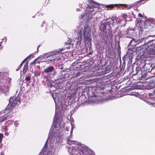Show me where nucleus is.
Masks as SVG:
<instances>
[{
	"label": "nucleus",
	"instance_id": "obj_1",
	"mask_svg": "<svg viewBox=\"0 0 155 155\" xmlns=\"http://www.w3.org/2000/svg\"><path fill=\"white\" fill-rule=\"evenodd\" d=\"M11 79L6 78L0 80V92L5 93L8 91Z\"/></svg>",
	"mask_w": 155,
	"mask_h": 155
},
{
	"label": "nucleus",
	"instance_id": "obj_2",
	"mask_svg": "<svg viewBox=\"0 0 155 155\" xmlns=\"http://www.w3.org/2000/svg\"><path fill=\"white\" fill-rule=\"evenodd\" d=\"M20 98L17 96L16 97H11L9 100V103L6 108V110L12 111L15 106L20 103Z\"/></svg>",
	"mask_w": 155,
	"mask_h": 155
},
{
	"label": "nucleus",
	"instance_id": "obj_3",
	"mask_svg": "<svg viewBox=\"0 0 155 155\" xmlns=\"http://www.w3.org/2000/svg\"><path fill=\"white\" fill-rule=\"evenodd\" d=\"M143 71H142V77L143 78H146L147 73L153 70H155V67H153L152 65L150 64H145L143 66Z\"/></svg>",
	"mask_w": 155,
	"mask_h": 155
},
{
	"label": "nucleus",
	"instance_id": "obj_4",
	"mask_svg": "<svg viewBox=\"0 0 155 155\" xmlns=\"http://www.w3.org/2000/svg\"><path fill=\"white\" fill-rule=\"evenodd\" d=\"M67 48L68 47H67L65 48L64 47V48L59 49L58 51L55 50L52 51L48 52L47 53L44 54L42 56V57L44 58L47 59V58L54 55L59 54L60 53H61L64 49H65V48Z\"/></svg>",
	"mask_w": 155,
	"mask_h": 155
},
{
	"label": "nucleus",
	"instance_id": "obj_5",
	"mask_svg": "<svg viewBox=\"0 0 155 155\" xmlns=\"http://www.w3.org/2000/svg\"><path fill=\"white\" fill-rule=\"evenodd\" d=\"M108 24L110 25L111 24L108 22L106 21L103 20L102 21L101 23V25L99 27L100 30L101 31L104 32V31L106 30V27L107 25Z\"/></svg>",
	"mask_w": 155,
	"mask_h": 155
},
{
	"label": "nucleus",
	"instance_id": "obj_6",
	"mask_svg": "<svg viewBox=\"0 0 155 155\" xmlns=\"http://www.w3.org/2000/svg\"><path fill=\"white\" fill-rule=\"evenodd\" d=\"M91 7L92 8H96L98 9V10L97 11H96L95 12V13L101 11V8L99 7V4L98 3L92 2L91 3Z\"/></svg>",
	"mask_w": 155,
	"mask_h": 155
},
{
	"label": "nucleus",
	"instance_id": "obj_7",
	"mask_svg": "<svg viewBox=\"0 0 155 155\" xmlns=\"http://www.w3.org/2000/svg\"><path fill=\"white\" fill-rule=\"evenodd\" d=\"M3 114H5L8 119L11 118L13 116L12 111L6 110V109L3 111Z\"/></svg>",
	"mask_w": 155,
	"mask_h": 155
},
{
	"label": "nucleus",
	"instance_id": "obj_8",
	"mask_svg": "<svg viewBox=\"0 0 155 155\" xmlns=\"http://www.w3.org/2000/svg\"><path fill=\"white\" fill-rule=\"evenodd\" d=\"M90 150L88 149H84L81 151L79 153L80 155H90Z\"/></svg>",
	"mask_w": 155,
	"mask_h": 155
},
{
	"label": "nucleus",
	"instance_id": "obj_9",
	"mask_svg": "<svg viewBox=\"0 0 155 155\" xmlns=\"http://www.w3.org/2000/svg\"><path fill=\"white\" fill-rule=\"evenodd\" d=\"M54 70V68L53 66H49L47 68L45 69L43 72L45 73H47L52 72Z\"/></svg>",
	"mask_w": 155,
	"mask_h": 155
},
{
	"label": "nucleus",
	"instance_id": "obj_10",
	"mask_svg": "<svg viewBox=\"0 0 155 155\" xmlns=\"http://www.w3.org/2000/svg\"><path fill=\"white\" fill-rule=\"evenodd\" d=\"M78 38L74 39V42L75 43V44L77 45H80L81 44V37L79 38L78 36Z\"/></svg>",
	"mask_w": 155,
	"mask_h": 155
},
{
	"label": "nucleus",
	"instance_id": "obj_11",
	"mask_svg": "<svg viewBox=\"0 0 155 155\" xmlns=\"http://www.w3.org/2000/svg\"><path fill=\"white\" fill-rule=\"evenodd\" d=\"M105 44L103 41H101L100 44L97 45V47H98V49L101 50H102L104 47Z\"/></svg>",
	"mask_w": 155,
	"mask_h": 155
},
{
	"label": "nucleus",
	"instance_id": "obj_12",
	"mask_svg": "<svg viewBox=\"0 0 155 155\" xmlns=\"http://www.w3.org/2000/svg\"><path fill=\"white\" fill-rule=\"evenodd\" d=\"M28 64L27 62L26 63L24 68L23 70V72L24 73H25L28 70Z\"/></svg>",
	"mask_w": 155,
	"mask_h": 155
},
{
	"label": "nucleus",
	"instance_id": "obj_13",
	"mask_svg": "<svg viewBox=\"0 0 155 155\" xmlns=\"http://www.w3.org/2000/svg\"><path fill=\"white\" fill-rule=\"evenodd\" d=\"M120 5L124 6L125 8H127L128 9L131 8L134 6V5H127L125 4H120Z\"/></svg>",
	"mask_w": 155,
	"mask_h": 155
},
{
	"label": "nucleus",
	"instance_id": "obj_14",
	"mask_svg": "<svg viewBox=\"0 0 155 155\" xmlns=\"http://www.w3.org/2000/svg\"><path fill=\"white\" fill-rule=\"evenodd\" d=\"M31 74H28V76L26 75L25 78V80L27 81H29V83H30L31 80Z\"/></svg>",
	"mask_w": 155,
	"mask_h": 155
},
{
	"label": "nucleus",
	"instance_id": "obj_15",
	"mask_svg": "<svg viewBox=\"0 0 155 155\" xmlns=\"http://www.w3.org/2000/svg\"><path fill=\"white\" fill-rule=\"evenodd\" d=\"M118 5L117 4H115V5H107L106 6V7L107 8H110V9H112V8H114L115 6H117Z\"/></svg>",
	"mask_w": 155,
	"mask_h": 155
},
{
	"label": "nucleus",
	"instance_id": "obj_16",
	"mask_svg": "<svg viewBox=\"0 0 155 155\" xmlns=\"http://www.w3.org/2000/svg\"><path fill=\"white\" fill-rule=\"evenodd\" d=\"M110 18L111 20L112 21V23L113 25L114 23V20H117L118 19V18H117L116 16H112L111 18Z\"/></svg>",
	"mask_w": 155,
	"mask_h": 155
},
{
	"label": "nucleus",
	"instance_id": "obj_17",
	"mask_svg": "<svg viewBox=\"0 0 155 155\" xmlns=\"http://www.w3.org/2000/svg\"><path fill=\"white\" fill-rule=\"evenodd\" d=\"M32 56V57L34 58V55L33 54H30L27 57H26V58H25L22 62V64H23L24 62H25L27 60L28 58H30V57L31 56Z\"/></svg>",
	"mask_w": 155,
	"mask_h": 155
},
{
	"label": "nucleus",
	"instance_id": "obj_18",
	"mask_svg": "<svg viewBox=\"0 0 155 155\" xmlns=\"http://www.w3.org/2000/svg\"><path fill=\"white\" fill-rule=\"evenodd\" d=\"M32 56V57L34 58V55L33 54H30L27 57H26V58H25L22 62V64H23L24 62H25L27 60L28 58H30V57L31 56Z\"/></svg>",
	"mask_w": 155,
	"mask_h": 155
},
{
	"label": "nucleus",
	"instance_id": "obj_19",
	"mask_svg": "<svg viewBox=\"0 0 155 155\" xmlns=\"http://www.w3.org/2000/svg\"><path fill=\"white\" fill-rule=\"evenodd\" d=\"M56 58L53 59H50V60L48 59V60H46L45 61H44V62H45L46 63L48 64V63H49L51 62L52 61H54L55 60H56Z\"/></svg>",
	"mask_w": 155,
	"mask_h": 155
},
{
	"label": "nucleus",
	"instance_id": "obj_20",
	"mask_svg": "<svg viewBox=\"0 0 155 155\" xmlns=\"http://www.w3.org/2000/svg\"><path fill=\"white\" fill-rule=\"evenodd\" d=\"M75 141H71L69 138L67 139V143L69 145H71L74 143Z\"/></svg>",
	"mask_w": 155,
	"mask_h": 155
},
{
	"label": "nucleus",
	"instance_id": "obj_21",
	"mask_svg": "<svg viewBox=\"0 0 155 155\" xmlns=\"http://www.w3.org/2000/svg\"><path fill=\"white\" fill-rule=\"evenodd\" d=\"M3 137V134L2 133H0V143L2 142Z\"/></svg>",
	"mask_w": 155,
	"mask_h": 155
},
{
	"label": "nucleus",
	"instance_id": "obj_22",
	"mask_svg": "<svg viewBox=\"0 0 155 155\" xmlns=\"http://www.w3.org/2000/svg\"><path fill=\"white\" fill-rule=\"evenodd\" d=\"M127 15L126 14H124L123 15V18L126 21H127Z\"/></svg>",
	"mask_w": 155,
	"mask_h": 155
},
{
	"label": "nucleus",
	"instance_id": "obj_23",
	"mask_svg": "<svg viewBox=\"0 0 155 155\" xmlns=\"http://www.w3.org/2000/svg\"><path fill=\"white\" fill-rule=\"evenodd\" d=\"M4 121L3 117H0V123Z\"/></svg>",
	"mask_w": 155,
	"mask_h": 155
},
{
	"label": "nucleus",
	"instance_id": "obj_24",
	"mask_svg": "<svg viewBox=\"0 0 155 155\" xmlns=\"http://www.w3.org/2000/svg\"><path fill=\"white\" fill-rule=\"evenodd\" d=\"M3 129L5 131H8V126L7 125L5 126H4Z\"/></svg>",
	"mask_w": 155,
	"mask_h": 155
},
{
	"label": "nucleus",
	"instance_id": "obj_25",
	"mask_svg": "<svg viewBox=\"0 0 155 155\" xmlns=\"http://www.w3.org/2000/svg\"><path fill=\"white\" fill-rule=\"evenodd\" d=\"M3 118H4V121L6 120H7L8 119V117H7L6 115L5 114V116H3Z\"/></svg>",
	"mask_w": 155,
	"mask_h": 155
},
{
	"label": "nucleus",
	"instance_id": "obj_26",
	"mask_svg": "<svg viewBox=\"0 0 155 155\" xmlns=\"http://www.w3.org/2000/svg\"><path fill=\"white\" fill-rule=\"evenodd\" d=\"M3 118H4V121L6 120H7L8 119V117H7L6 115L5 114V116H3Z\"/></svg>",
	"mask_w": 155,
	"mask_h": 155
},
{
	"label": "nucleus",
	"instance_id": "obj_27",
	"mask_svg": "<svg viewBox=\"0 0 155 155\" xmlns=\"http://www.w3.org/2000/svg\"><path fill=\"white\" fill-rule=\"evenodd\" d=\"M95 8V9H94L93 10H91V11H90L91 12L89 13L91 14L92 12H93L94 11H95V12L96 11H97L98 10V9H97V8Z\"/></svg>",
	"mask_w": 155,
	"mask_h": 155
},
{
	"label": "nucleus",
	"instance_id": "obj_28",
	"mask_svg": "<svg viewBox=\"0 0 155 155\" xmlns=\"http://www.w3.org/2000/svg\"><path fill=\"white\" fill-rule=\"evenodd\" d=\"M14 124L15 127H17L18 125V123L17 121H15L14 123Z\"/></svg>",
	"mask_w": 155,
	"mask_h": 155
},
{
	"label": "nucleus",
	"instance_id": "obj_29",
	"mask_svg": "<svg viewBox=\"0 0 155 155\" xmlns=\"http://www.w3.org/2000/svg\"><path fill=\"white\" fill-rule=\"evenodd\" d=\"M122 21V20L121 19H120V18H119L118 19H118L117 20H116V22L117 23H120Z\"/></svg>",
	"mask_w": 155,
	"mask_h": 155
},
{
	"label": "nucleus",
	"instance_id": "obj_30",
	"mask_svg": "<svg viewBox=\"0 0 155 155\" xmlns=\"http://www.w3.org/2000/svg\"><path fill=\"white\" fill-rule=\"evenodd\" d=\"M86 8H89V9H91V8H92L91 7V5H87V7H86Z\"/></svg>",
	"mask_w": 155,
	"mask_h": 155
},
{
	"label": "nucleus",
	"instance_id": "obj_31",
	"mask_svg": "<svg viewBox=\"0 0 155 155\" xmlns=\"http://www.w3.org/2000/svg\"><path fill=\"white\" fill-rule=\"evenodd\" d=\"M80 72H77L76 75L75 76L78 77L80 75Z\"/></svg>",
	"mask_w": 155,
	"mask_h": 155
},
{
	"label": "nucleus",
	"instance_id": "obj_32",
	"mask_svg": "<svg viewBox=\"0 0 155 155\" xmlns=\"http://www.w3.org/2000/svg\"><path fill=\"white\" fill-rule=\"evenodd\" d=\"M138 15L139 17H143L142 15L140 13H138Z\"/></svg>",
	"mask_w": 155,
	"mask_h": 155
},
{
	"label": "nucleus",
	"instance_id": "obj_33",
	"mask_svg": "<svg viewBox=\"0 0 155 155\" xmlns=\"http://www.w3.org/2000/svg\"><path fill=\"white\" fill-rule=\"evenodd\" d=\"M84 16V15H81L80 17L81 18V19H82Z\"/></svg>",
	"mask_w": 155,
	"mask_h": 155
},
{
	"label": "nucleus",
	"instance_id": "obj_34",
	"mask_svg": "<svg viewBox=\"0 0 155 155\" xmlns=\"http://www.w3.org/2000/svg\"><path fill=\"white\" fill-rule=\"evenodd\" d=\"M10 122V123L12 122V121L11 120H8V121H6V122H5V124H7V123L8 122Z\"/></svg>",
	"mask_w": 155,
	"mask_h": 155
},
{
	"label": "nucleus",
	"instance_id": "obj_35",
	"mask_svg": "<svg viewBox=\"0 0 155 155\" xmlns=\"http://www.w3.org/2000/svg\"><path fill=\"white\" fill-rule=\"evenodd\" d=\"M35 61H33L31 63H30V64H35Z\"/></svg>",
	"mask_w": 155,
	"mask_h": 155
},
{
	"label": "nucleus",
	"instance_id": "obj_36",
	"mask_svg": "<svg viewBox=\"0 0 155 155\" xmlns=\"http://www.w3.org/2000/svg\"><path fill=\"white\" fill-rule=\"evenodd\" d=\"M0 155H4V153L3 152H2L1 153Z\"/></svg>",
	"mask_w": 155,
	"mask_h": 155
},
{
	"label": "nucleus",
	"instance_id": "obj_37",
	"mask_svg": "<svg viewBox=\"0 0 155 155\" xmlns=\"http://www.w3.org/2000/svg\"><path fill=\"white\" fill-rule=\"evenodd\" d=\"M152 26H154V27H155V24H153V25H152Z\"/></svg>",
	"mask_w": 155,
	"mask_h": 155
},
{
	"label": "nucleus",
	"instance_id": "obj_38",
	"mask_svg": "<svg viewBox=\"0 0 155 155\" xmlns=\"http://www.w3.org/2000/svg\"><path fill=\"white\" fill-rule=\"evenodd\" d=\"M149 36L150 37H151V36H152V37H153L154 36H155V35H150V36Z\"/></svg>",
	"mask_w": 155,
	"mask_h": 155
},
{
	"label": "nucleus",
	"instance_id": "obj_39",
	"mask_svg": "<svg viewBox=\"0 0 155 155\" xmlns=\"http://www.w3.org/2000/svg\"><path fill=\"white\" fill-rule=\"evenodd\" d=\"M154 52L153 53V54H155V49H154Z\"/></svg>",
	"mask_w": 155,
	"mask_h": 155
},
{
	"label": "nucleus",
	"instance_id": "obj_40",
	"mask_svg": "<svg viewBox=\"0 0 155 155\" xmlns=\"http://www.w3.org/2000/svg\"><path fill=\"white\" fill-rule=\"evenodd\" d=\"M40 45L38 47V48H37V50H38V48L40 47Z\"/></svg>",
	"mask_w": 155,
	"mask_h": 155
},
{
	"label": "nucleus",
	"instance_id": "obj_41",
	"mask_svg": "<svg viewBox=\"0 0 155 155\" xmlns=\"http://www.w3.org/2000/svg\"><path fill=\"white\" fill-rule=\"evenodd\" d=\"M23 64H22V63L20 64V66L21 67V66Z\"/></svg>",
	"mask_w": 155,
	"mask_h": 155
},
{
	"label": "nucleus",
	"instance_id": "obj_42",
	"mask_svg": "<svg viewBox=\"0 0 155 155\" xmlns=\"http://www.w3.org/2000/svg\"><path fill=\"white\" fill-rule=\"evenodd\" d=\"M151 45V47H153V45H153V44H151V45Z\"/></svg>",
	"mask_w": 155,
	"mask_h": 155
},
{
	"label": "nucleus",
	"instance_id": "obj_43",
	"mask_svg": "<svg viewBox=\"0 0 155 155\" xmlns=\"http://www.w3.org/2000/svg\"><path fill=\"white\" fill-rule=\"evenodd\" d=\"M1 43H2V42L0 43V47L1 46Z\"/></svg>",
	"mask_w": 155,
	"mask_h": 155
},
{
	"label": "nucleus",
	"instance_id": "obj_44",
	"mask_svg": "<svg viewBox=\"0 0 155 155\" xmlns=\"http://www.w3.org/2000/svg\"><path fill=\"white\" fill-rule=\"evenodd\" d=\"M153 92H154V94H155V89H154V91H153Z\"/></svg>",
	"mask_w": 155,
	"mask_h": 155
},
{
	"label": "nucleus",
	"instance_id": "obj_45",
	"mask_svg": "<svg viewBox=\"0 0 155 155\" xmlns=\"http://www.w3.org/2000/svg\"><path fill=\"white\" fill-rule=\"evenodd\" d=\"M7 134V133H5V135H6Z\"/></svg>",
	"mask_w": 155,
	"mask_h": 155
},
{
	"label": "nucleus",
	"instance_id": "obj_46",
	"mask_svg": "<svg viewBox=\"0 0 155 155\" xmlns=\"http://www.w3.org/2000/svg\"><path fill=\"white\" fill-rule=\"evenodd\" d=\"M153 41V40H151L150 41V42L151 41Z\"/></svg>",
	"mask_w": 155,
	"mask_h": 155
},
{
	"label": "nucleus",
	"instance_id": "obj_47",
	"mask_svg": "<svg viewBox=\"0 0 155 155\" xmlns=\"http://www.w3.org/2000/svg\"><path fill=\"white\" fill-rule=\"evenodd\" d=\"M31 57H32V58H33L32 57V55H31V56L30 57V58H31Z\"/></svg>",
	"mask_w": 155,
	"mask_h": 155
},
{
	"label": "nucleus",
	"instance_id": "obj_48",
	"mask_svg": "<svg viewBox=\"0 0 155 155\" xmlns=\"http://www.w3.org/2000/svg\"><path fill=\"white\" fill-rule=\"evenodd\" d=\"M46 145H47L46 144H45V146Z\"/></svg>",
	"mask_w": 155,
	"mask_h": 155
},
{
	"label": "nucleus",
	"instance_id": "obj_49",
	"mask_svg": "<svg viewBox=\"0 0 155 155\" xmlns=\"http://www.w3.org/2000/svg\"><path fill=\"white\" fill-rule=\"evenodd\" d=\"M132 41V40L131 41V42H130V43H131Z\"/></svg>",
	"mask_w": 155,
	"mask_h": 155
},
{
	"label": "nucleus",
	"instance_id": "obj_50",
	"mask_svg": "<svg viewBox=\"0 0 155 155\" xmlns=\"http://www.w3.org/2000/svg\"><path fill=\"white\" fill-rule=\"evenodd\" d=\"M150 93L149 94H150V95H149L150 96Z\"/></svg>",
	"mask_w": 155,
	"mask_h": 155
},
{
	"label": "nucleus",
	"instance_id": "obj_51",
	"mask_svg": "<svg viewBox=\"0 0 155 155\" xmlns=\"http://www.w3.org/2000/svg\"><path fill=\"white\" fill-rule=\"evenodd\" d=\"M154 29H153V31H154Z\"/></svg>",
	"mask_w": 155,
	"mask_h": 155
},
{
	"label": "nucleus",
	"instance_id": "obj_52",
	"mask_svg": "<svg viewBox=\"0 0 155 155\" xmlns=\"http://www.w3.org/2000/svg\"><path fill=\"white\" fill-rule=\"evenodd\" d=\"M90 155H91V154H90Z\"/></svg>",
	"mask_w": 155,
	"mask_h": 155
}]
</instances>
